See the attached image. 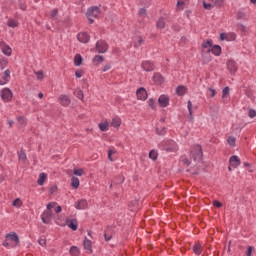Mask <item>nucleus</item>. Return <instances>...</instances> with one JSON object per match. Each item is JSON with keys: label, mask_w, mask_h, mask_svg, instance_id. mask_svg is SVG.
<instances>
[{"label": "nucleus", "mask_w": 256, "mask_h": 256, "mask_svg": "<svg viewBox=\"0 0 256 256\" xmlns=\"http://www.w3.org/2000/svg\"><path fill=\"white\" fill-rule=\"evenodd\" d=\"M187 105L189 111V121L193 123V103L191 102V100H188Z\"/></svg>", "instance_id": "nucleus-26"}, {"label": "nucleus", "mask_w": 256, "mask_h": 256, "mask_svg": "<svg viewBox=\"0 0 256 256\" xmlns=\"http://www.w3.org/2000/svg\"><path fill=\"white\" fill-rule=\"evenodd\" d=\"M148 105H149V107H151L154 111H155V109H157V104H155V99H153V98H150V99L148 100Z\"/></svg>", "instance_id": "nucleus-45"}, {"label": "nucleus", "mask_w": 256, "mask_h": 256, "mask_svg": "<svg viewBox=\"0 0 256 256\" xmlns=\"http://www.w3.org/2000/svg\"><path fill=\"white\" fill-rule=\"evenodd\" d=\"M208 47H213V40L208 39L202 43V49H207Z\"/></svg>", "instance_id": "nucleus-38"}, {"label": "nucleus", "mask_w": 256, "mask_h": 256, "mask_svg": "<svg viewBox=\"0 0 256 256\" xmlns=\"http://www.w3.org/2000/svg\"><path fill=\"white\" fill-rule=\"evenodd\" d=\"M246 256H253V246H248L245 252Z\"/></svg>", "instance_id": "nucleus-54"}, {"label": "nucleus", "mask_w": 256, "mask_h": 256, "mask_svg": "<svg viewBox=\"0 0 256 256\" xmlns=\"http://www.w3.org/2000/svg\"><path fill=\"white\" fill-rule=\"evenodd\" d=\"M172 31H175L176 33H179V31H181V25L173 24L172 25Z\"/></svg>", "instance_id": "nucleus-58"}, {"label": "nucleus", "mask_w": 256, "mask_h": 256, "mask_svg": "<svg viewBox=\"0 0 256 256\" xmlns=\"http://www.w3.org/2000/svg\"><path fill=\"white\" fill-rule=\"evenodd\" d=\"M3 81H6L9 83L11 80V70L7 69L4 71V75L2 76Z\"/></svg>", "instance_id": "nucleus-33"}, {"label": "nucleus", "mask_w": 256, "mask_h": 256, "mask_svg": "<svg viewBox=\"0 0 256 256\" xmlns=\"http://www.w3.org/2000/svg\"><path fill=\"white\" fill-rule=\"evenodd\" d=\"M23 205V201L20 198H16L12 202V207H21Z\"/></svg>", "instance_id": "nucleus-41"}, {"label": "nucleus", "mask_w": 256, "mask_h": 256, "mask_svg": "<svg viewBox=\"0 0 256 256\" xmlns=\"http://www.w3.org/2000/svg\"><path fill=\"white\" fill-rule=\"evenodd\" d=\"M246 15L247 14L243 11V9H240L237 12L236 19H238V20L245 19Z\"/></svg>", "instance_id": "nucleus-42"}, {"label": "nucleus", "mask_w": 256, "mask_h": 256, "mask_svg": "<svg viewBox=\"0 0 256 256\" xmlns=\"http://www.w3.org/2000/svg\"><path fill=\"white\" fill-rule=\"evenodd\" d=\"M169 101H170L169 95L162 94L158 98V105L162 109H165V107H169Z\"/></svg>", "instance_id": "nucleus-9"}, {"label": "nucleus", "mask_w": 256, "mask_h": 256, "mask_svg": "<svg viewBox=\"0 0 256 256\" xmlns=\"http://www.w3.org/2000/svg\"><path fill=\"white\" fill-rule=\"evenodd\" d=\"M141 68L146 71V73H151L152 71H155V63L150 60H145L141 63Z\"/></svg>", "instance_id": "nucleus-8"}, {"label": "nucleus", "mask_w": 256, "mask_h": 256, "mask_svg": "<svg viewBox=\"0 0 256 256\" xmlns=\"http://www.w3.org/2000/svg\"><path fill=\"white\" fill-rule=\"evenodd\" d=\"M74 65L75 67H81L83 65V57L81 54H76L74 56Z\"/></svg>", "instance_id": "nucleus-22"}, {"label": "nucleus", "mask_w": 256, "mask_h": 256, "mask_svg": "<svg viewBox=\"0 0 256 256\" xmlns=\"http://www.w3.org/2000/svg\"><path fill=\"white\" fill-rule=\"evenodd\" d=\"M7 26L11 27V29H15V27H19V22L13 18L8 19Z\"/></svg>", "instance_id": "nucleus-27"}, {"label": "nucleus", "mask_w": 256, "mask_h": 256, "mask_svg": "<svg viewBox=\"0 0 256 256\" xmlns=\"http://www.w3.org/2000/svg\"><path fill=\"white\" fill-rule=\"evenodd\" d=\"M45 181H47V174L45 172L40 173L39 178L37 180L38 185H45Z\"/></svg>", "instance_id": "nucleus-24"}, {"label": "nucleus", "mask_w": 256, "mask_h": 256, "mask_svg": "<svg viewBox=\"0 0 256 256\" xmlns=\"http://www.w3.org/2000/svg\"><path fill=\"white\" fill-rule=\"evenodd\" d=\"M0 97L4 103H11L13 99V91L10 88H3L0 91Z\"/></svg>", "instance_id": "nucleus-4"}, {"label": "nucleus", "mask_w": 256, "mask_h": 256, "mask_svg": "<svg viewBox=\"0 0 256 256\" xmlns=\"http://www.w3.org/2000/svg\"><path fill=\"white\" fill-rule=\"evenodd\" d=\"M103 61H105V57H103L102 55H96L93 58L94 65H100V63H103Z\"/></svg>", "instance_id": "nucleus-31"}, {"label": "nucleus", "mask_w": 256, "mask_h": 256, "mask_svg": "<svg viewBox=\"0 0 256 256\" xmlns=\"http://www.w3.org/2000/svg\"><path fill=\"white\" fill-rule=\"evenodd\" d=\"M229 165L230 167H233L234 169H237L239 165H241V160L239 159V156L233 155L229 159Z\"/></svg>", "instance_id": "nucleus-17"}, {"label": "nucleus", "mask_w": 256, "mask_h": 256, "mask_svg": "<svg viewBox=\"0 0 256 256\" xmlns=\"http://www.w3.org/2000/svg\"><path fill=\"white\" fill-rule=\"evenodd\" d=\"M158 147L161 151H166V153H175L177 151L173 140H164L158 144Z\"/></svg>", "instance_id": "nucleus-3"}, {"label": "nucleus", "mask_w": 256, "mask_h": 256, "mask_svg": "<svg viewBox=\"0 0 256 256\" xmlns=\"http://www.w3.org/2000/svg\"><path fill=\"white\" fill-rule=\"evenodd\" d=\"M226 65H227L228 71H230L232 75H235V73H237L238 67H237V62H235V60L233 59L228 60Z\"/></svg>", "instance_id": "nucleus-14"}, {"label": "nucleus", "mask_w": 256, "mask_h": 256, "mask_svg": "<svg viewBox=\"0 0 256 256\" xmlns=\"http://www.w3.org/2000/svg\"><path fill=\"white\" fill-rule=\"evenodd\" d=\"M77 39L80 43H89L91 36L87 32H80L77 34Z\"/></svg>", "instance_id": "nucleus-13"}, {"label": "nucleus", "mask_w": 256, "mask_h": 256, "mask_svg": "<svg viewBox=\"0 0 256 256\" xmlns=\"http://www.w3.org/2000/svg\"><path fill=\"white\" fill-rule=\"evenodd\" d=\"M57 15H59V10L55 8L50 12V19H56Z\"/></svg>", "instance_id": "nucleus-46"}, {"label": "nucleus", "mask_w": 256, "mask_h": 256, "mask_svg": "<svg viewBox=\"0 0 256 256\" xmlns=\"http://www.w3.org/2000/svg\"><path fill=\"white\" fill-rule=\"evenodd\" d=\"M230 88L228 86L224 87L222 90V99H225L229 95Z\"/></svg>", "instance_id": "nucleus-47"}, {"label": "nucleus", "mask_w": 256, "mask_h": 256, "mask_svg": "<svg viewBox=\"0 0 256 256\" xmlns=\"http://www.w3.org/2000/svg\"><path fill=\"white\" fill-rule=\"evenodd\" d=\"M96 51L99 53H107L109 51V44L105 40H99L96 42Z\"/></svg>", "instance_id": "nucleus-7"}, {"label": "nucleus", "mask_w": 256, "mask_h": 256, "mask_svg": "<svg viewBox=\"0 0 256 256\" xmlns=\"http://www.w3.org/2000/svg\"><path fill=\"white\" fill-rule=\"evenodd\" d=\"M157 29H163L165 27V19L163 17H160L158 21L156 22Z\"/></svg>", "instance_id": "nucleus-34"}, {"label": "nucleus", "mask_w": 256, "mask_h": 256, "mask_svg": "<svg viewBox=\"0 0 256 256\" xmlns=\"http://www.w3.org/2000/svg\"><path fill=\"white\" fill-rule=\"evenodd\" d=\"M101 15V8L98 6H91L87 9L86 16L93 17L94 19H97Z\"/></svg>", "instance_id": "nucleus-5"}, {"label": "nucleus", "mask_w": 256, "mask_h": 256, "mask_svg": "<svg viewBox=\"0 0 256 256\" xmlns=\"http://www.w3.org/2000/svg\"><path fill=\"white\" fill-rule=\"evenodd\" d=\"M139 17H146L147 16V9L145 8H140L138 11Z\"/></svg>", "instance_id": "nucleus-48"}, {"label": "nucleus", "mask_w": 256, "mask_h": 256, "mask_svg": "<svg viewBox=\"0 0 256 256\" xmlns=\"http://www.w3.org/2000/svg\"><path fill=\"white\" fill-rule=\"evenodd\" d=\"M55 191H57V185H54L49 188L50 195H53L55 193Z\"/></svg>", "instance_id": "nucleus-62"}, {"label": "nucleus", "mask_w": 256, "mask_h": 256, "mask_svg": "<svg viewBox=\"0 0 256 256\" xmlns=\"http://www.w3.org/2000/svg\"><path fill=\"white\" fill-rule=\"evenodd\" d=\"M237 141V138L233 137V136H230L228 139H227V143L230 147H235V143Z\"/></svg>", "instance_id": "nucleus-43"}, {"label": "nucleus", "mask_w": 256, "mask_h": 256, "mask_svg": "<svg viewBox=\"0 0 256 256\" xmlns=\"http://www.w3.org/2000/svg\"><path fill=\"white\" fill-rule=\"evenodd\" d=\"M115 185H122V183H125V176L123 174H119L114 178Z\"/></svg>", "instance_id": "nucleus-28"}, {"label": "nucleus", "mask_w": 256, "mask_h": 256, "mask_svg": "<svg viewBox=\"0 0 256 256\" xmlns=\"http://www.w3.org/2000/svg\"><path fill=\"white\" fill-rule=\"evenodd\" d=\"M193 253H195V255H201V253H203V248L201 247V244L197 243L193 246Z\"/></svg>", "instance_id": "nucleus-30"}, {"label": "nucleus", "mask_w": 256, "mask_h": 256, "mask_svg": "<svg viewBox=\"0 0 256 256\" xmlns=\"http://www.w3.org/2000/svg\"><path fill=\"white\" fill-rule=\"evenodd\" d=\"M109 69H111V64H110V63H107V64L103 67L102 71H103V73H105V72L109 71Z\"/></svg>", "instance_id": "nucleus-63"}, {"label": "nucleus", "mask_w": 256, "mask_h": 256, "mask_svg": "<svg viewBox=\"0 0 256 256\" xmlns=\"http://www.w3.org/2000/svg\"><path fill=\"white\" fill-rule=\"evenodd\" d=\"M143 45V37L139 36L138 41L134 44V47H141Z\"/></svg>", "instance_id": "nucleus-59"}, {"label": "nucleus", "mask_w": 256, "mask_h": 256, "mask_svg": "<svg viewBox=\"0 0 256 256\" xmlns=\"http://www.w3.org/2000/svg\"><path fill=\"white\" fill-rule=\"evenodd\" d=\"M83 70L79 69L75 71V77L76 79H81V77H83Z\"/></svg>", "instance_id": "nucleus-57"}, {"label": "nucleus", "mask_w": 256, "mask_h": 256, "mask_svg": "<svg viewBox=\"0 0 256 256\" xmlns=\"http://www.w3.org/2000/svg\"><path fill=\"white\" fill-rule=\"evenodd\" d=\"M89 207V203L87 202V199H80L77 201L75 205V209H78L79 211L85 210Z\"/></svg>", "instance_id": "nucleus-18"}, {"label": "nucleus", "mask_w": 256, "mask_h": 256, "mask_svg": "<svg viewBox=\"0 0 256 256\" xmlns=\"http://www.w3.org/2000/svg\"><path fill=\"white\" fill-rule=\"evenodd\" d=\"M73 174L76 175V177H83V175H85V170H83V168L74 169Z\"/></svg>", "instance_id": "nucleus-37"}, {"label": "nucleus", "mask_w": 256, "mask_h": 256, "mask_svg": "<svg viewBox=\"0 0 256 256\" xmlns=\"http://www.w3.org/2000/svg\"><path fill=\"white\" fill-rule=\"evenodd\" d=\"M74 95H76L77 99H83L85 97L81 90L75 91Z\"/></svg>", "instance_id": "nucleus-55"}, {"label": "nucleus", "mask_w": 256, "mask_h": 256, "mask_svg": "<svg viewBox=\"0 0 256 256\" xmlns=\"http://www.w3.org/2000/svg\"><path fill=\"white\" fill-rule=\"evenodd\" d=\"M187 94V88L184 85H178L176 87V95H178L179 97H184V95Z\"/></svg>", "instance_id": "nucleus-20"}, {"label": "nucleus", "mask_w": 256, "mask_h": 256, "mask_svg": "<svg viewBox=\"0 0 256 256\" xmlns=\"http://www.w3.org/2000/svg\"><path fill=\"white\" fill-rule=\"evenodd\" d=\"M190 159H193L195 163H203V147L200 144H195L191 147Z\"/></svg>", "instance_id": "nucleus-2"}, {"label": "nucleus", "mask_w": 256, "mask_h": 256, "mask_svg": "<svg viewBox=\"0 0 256 256\" xmlns=\"http://www.w3.org/2000/svg\"><path fill=\"white\" fill-rule=\"evenodd\" d=\"M157 157H159V153L155 150H151L149 152V159H152V161H157Z\"/></svg>", "instance_id": "nucleus-36"}, {"label": "nucleus", "mask_w": 256, "mask_h": 256, "mask_svg": "<svg viewBox=\"0 0 256 256\" xmlns=\"http://www.w3.org/2000/svg\"><path fill=\"white\" fill-rule=\"evenodd\" d=\"M114 153H117V151H115L113 149L108 150V159H109V161H114V159L112 157L114 155Z\"/></svg>", "instance_id": "nucleus-53"}, {"label": "nucleus", "mask_w": 256, "mask_h": 256, "mask_svg": "<svg viewBox=\"0 0 256 256\" xmlns=\"http://www.w3.org/2000/svg\"><path fill=\"white\" fill-rule=\"evenodd\" d=\"M2 53H3V55H6L7 57H11L13 50L10 48L9 45L4 44V46L2 47Z\"/></svg>", "instance_id": "nucleus-23"}, {"label": "nucleus", "mask_w": 256, "mask_h": 256, "mask_svg": "<svg viewBox=\"0 0 256 256\" xmlns=\"http://www.w3.org/2000/svg\"><path fill=\"white\" fill-rule=\"evenodd\" d=\"M79 185H80L79 178L73 176V177L71 178V187H72L73 189H79Z\"/></svg>", "instance_id": "nucleus-29"}, {"label": "nucleus", "mask_w": 256, "mask_h": 256, "mask_svg": "<svg viewBox=\"0 0 256 256\" xmlns=\"http://www.w3.org/2000/svg\"><path fill=\"white\" fill-rule=\"evenodd\" d=\"M137 99L140 101H147V97H149V94H147V90L144 87H140L136 91Z\"/></svg>", "instance_id": "nucleus-11"}, {"label": "nucleus", "mask_w": 256, "mask_h": 256, "mask_svg": "<svg viewBox=\"0 0 256 256\" xmlns=\"http://www.w3.org/2000/svg\"><path fill=\"white\" fill-rule=\"evenodd\" d=\"M71 256H80L81 250L77 246H72L69 250Z\"/></svg>", "instance_id": "nucleus-25"}, {"label": "nucleus", "mask_w": 256, "mask_h": 256, "mask_svg": "<svg viewBox=\"0 0 256 256\" xmlns=\"http://www.w3.org/2000/svg\"><path fill=\"white\" fill-rule=\"evenodd\" d=\"M152 81H154L156 85H163V83H165V77H163L161 73L155 72Z\"/></svg>", "instance_id": "nucleus-16"}, {"label": "nucleus", "mask_w": 256, "mask_h": 256, "mask_svg": "<svg viewBox=\"0 0 256 256\" xmlns=\"http://www.w3.org/2000/svg\"><path fill=\"white\" fill-rule=\"evenodd\" d=\"M98 127H99L100 131H102V132L109 131V123H107V122L99 123Z\"/></svg>", "instance_id": "nucleus-35"}, {"label": "nucleus", "mask_w": 256, "mask_h": 256, "mask_svg": "<svg viewBox=\"0 0 256 256\" xmlns=\"http://www.w3.org/2000/svg\"><path fill=\"white\" fill-rule=\"evenodd\" d=\"M18 158L20 159V161H27V154L25 153V151L21 150L20 152H18Z\"/></svg>", "instance_id": "nucleus-44"}, {"label": "nucleus", "mask_w": 256, "mask_h": 256, "mask_svg": "<svg viewBox=\"0 0 256 256\" xmlns=\"http://www.w3.org/2000/svg\"><path fill=\"white\" fill-rule=\"evenodd\" d=\"M113 235H115V227L113 225L106 226L103 235L104 240L107 242L110 241L111 239H113Z\"/></svg>", "instance_id": "nucleus-6"}, {"label": "nucleus", "mask_w": 256, "mask_h": 256, "mask_svg": "<svg viewBox=\"0 0 256 256\" xmlns=\"http://www.w3.org/2000/svg\"><path fill=\"white\" fill-rule=\"evenodd\" d=\"M19 7L22 11H27V4L21 0H19Z\"/></svg>", "instance_id": "nucleus-56"}, {"label": "nucleus", "mask_w": 256, "mask_h": 256, "mask_svg": "<svg viewBox=\"0 0 256 256\" xmlns=\"http://www.w3.org/2000/svg\"><path fill=\"white\" fill-rule=\"evenodd\" d=\"M7 60H0V66H1V69L3 70V69H5V67H7Z\"/></svg>", "instance_id": "nucleus-64"}, {"label": "nucleus", "mask_w": 256, "mask_h": 256, "mask_svg": "<svg viewBox=\"0 0 256 256\" xmlns=\"http://www.w3.org/2000/svg\"><path fill=\"white\" fill-rule=\"evenodd\" d=\"M156 135H165L167 133V127H162L161 129L159 127L155 128Z\"/></svg>", "instance_id": "nucleus-39"}, {"label": "nucleus", "mask_w": 256, "mask_h": 256, "mask_svg": "<svg viewBox=\"0 0 256 256\" xmlns=\"http://www.w3.org/2000/svg\"><path fill=\"white\" fill-rule=\"evenodd\" d=\"M3 247H7V249H13V247H19L20 240L17 232H10L6 234L5 241L2 242Z\"/></svg>", "instance_id": "nucleus-1"}, {"label": "nucleus", "mask_w": 256, "mask_h": 256, "mask_svg": "<svg viewBox=\"0 0 256 256\" xmlns=\"http://www.w3.org/2000/svg\"><path fill=\"white\" fill-rule=\"evenodd\" d=\"M212 3H214V7L221 8L223 5H225V0H210Z\"/></svg>", "instance_id": "nucleus-40"}, {"label": "nucleus", "mask_w": 256, "mask_h": 256, "mask_svg": "<svg viewBox=\"0 0 256 256\" xmlns=\"http://www.w3.org/2000/svg\"><path fill=\"white\" fill-rule=\"evenodd\" d=\"M38 243H39V245H41V247H46V245H47V240H46L45 238H40V239L38 240Z\"/></svg>", "instance_id": "nucleus-60"}, {"label": "nucleus", "mask_w": 256, "mask_h": 256, "mask_svg": "<svg viewBox=\"0 0 256 256\" xmlns=\"http://www.w3.org/2000/svg\"><path fill=\"white\" fill-rule=\"evenodd\" d=\"M67 225L69 229H71L72 231H77L79 227V223L77 222V219L67 220Z\"/></svg>", "instance_id": "nucleus-21"}, {"label": "nucleus", "mask_w": 256, "mask_h": 256, "mask_svg": "<svg viewBox=\"0 0 256 256\" xmlns=\"http://www.w3.org/2000/svg\"><path fill=\"white\" fill-rule=\"evenodd\" d=\"M248 117H250V119H254V117H256V111L255 109H249L248 110Z\"/></svg>", "instance_id": "nucleus-50"}, {"label": "nucleus", "mask_w": 256, "mask_h": 256, "mask_svg": "<svg viewBox=\"0 0 256 256\" xmlns=\"http://www.w3.org/2000/svg\"><path fill=\"white\" fill-rule=\"evenodd\" d=\"M83 247L86 251H89V253H93V242H91L87 236L84 237Z\"/></svg>", "instance_id": "nucleus-19"}, {"label": "nucleus", "mask_w": 256, "mask_h": 256, "mask_svg": "<svg viewBox=\"0 0 256 256\" xmlns=\"http://www.w3.org/2000/svg\"><path fill=\"white\" fill-rule=\"evenodd\" d=\"M111 127H114L115 129H119V127H121V119L113 118L111 121Z\"/></svg>", "instance_id": "nucleus-32"}, {"label": "nucleus", "mask_w": 256, "mask_h": 256, "mask_svg": "<svg viewBox=\"0 0 256 256\" xmlns=\"http://www.w3.org/2000/svg\"><path fill=\"white\" fill-rule=\"evenodd\" d=\"M213 206L216 207V209H221V207H223V203H221L219 200H214Z\"/></svg>", "instance_id": "nucleus-52"}, {"label": "nucleus", "mask_w": 256, "mask_h": 256, "mask_svg": "<svg viewBox=\"0 0 256 256\" xmlns=\"http://www.w3.org/2000/svg\"><path fill=\"white\" fill-rule=\"evenodd\" d=\"M47 210L46 211H51L55 207V202H50L47 204Z\"/></svg>", "instance_id": "nucleus-61"}, {"label": "nucleus", "mask_w": 256, "mask_h": 256, "mask_svg": "<svg viewBox=\"0 0 256 256\" xmlns=\"http://www.w3.org/2000/svg\"><path fill=\"white\" fill-rule=\"evenodd\" d=\"M238 29H240V31H242V33H247V26L243 25L242 23H238L237 24Z\"/></svg>", "instance_id": "nucleus-49"}, {"label": "nucleus", "mask_w": 256, "mask_h": 256, "mask_svg": "<svg viewBox=\"0 0 256 256\" xmlns=\"http://www.w3.org/2000/svg\"><path fill=\"white\" fill-rule=\"evenodd\" d=\"M207 53H212L215 55V57H221V54L223 53V50L220 45H212L211 49L207 50Z\"/></svg>", "instance_id": "nucleus-12"}, {"label": "nucleus", "mask_w": 256, "mask_h": 256, "mask_svg": "<svg viewBox=\"0 0 256 256\" xmlns=\"http://www.w3.org/2000/svg\"><path fill=\"white\" fill-rule=\"evenodd\" d=\"M53 219V212L49 210H44V212L41 215L42 223L45 225H49Z\"/></svg>", "instance_id": "nucleus-10"}, {"label": "nucleus", "mask_w": 256, "mask_h": 256, "mask_svg": "<svg viewBox=\"0 0 256 256\" xmlns=\"http://www.w3.org/2000/svg\"><path fill=\"white\" fill-rule=\"evenodd\" d=\"M58 101L62 107H69L71 105V98L65 94H61L58 98Z\"/></svg>", "instance_id": "nucleus-15"}, {"label": "nucleus", "mask_w": 256, "mask_h": 256, "mask_svg": "<svg viewBox=\"0 0 256 256\" xmlns=\"http://www.w3.org/2000/svg\"><path fill=\"white\" fill-rule=\"evenodd\" d=\"M203 7L206 9V11H211L213 9V5L211 3L203 2Z\"/></svg>", "instance_id": "nucleus-51"}]
</instances>
